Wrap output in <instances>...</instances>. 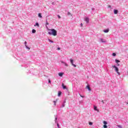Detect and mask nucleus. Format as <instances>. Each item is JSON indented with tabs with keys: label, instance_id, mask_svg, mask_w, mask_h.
Segmentation results:
<instances>
[{
	"label": "nucleus",
	"instance_id": "20e7f679",
	"mask_svg": "<svg viewBox=\"0 0 128 128\" xmlns=\"http://www.w3.org/2000/svg\"><path fill=\"white\" fill-rule=\"evenodd\" d=\"M70 62L72 66H74V68H76V65L74 64V60L72 59H70Z\"/></svg>",
	"mask_w": 128,
	"mask_h": 128
},
{
	"label": "nucleus",
	"instance_id": "ea45409f",
	"mask_svg": "<svg viewBox=\"0 0 128 128\" xmlns=\"http://www.w3.org/2000/svg\"><path fill=\"white\" fill-rule=\"evenodd\" d=\"M118 66H120V64H118Z\"/></svg>",
	"mask_w": 128,
	"mask_h": 128
},
{
	"label": "nucleus",
	"instance_id": "58836bf2",
	"mask_svg": "<svg viewBox=\"0 0 128 128\" xmlns=\"http://www.w3.org/2000/svg\"><path fill=\"white\" fill-rule=\"evenodd\" d=\"M55 120H58V118H55Z\"/></svg>",
	"mask_w": 128,
	"mask_h": 128
},
{
	"label": "nucleus",
	"instance_id": "0eeeda50",
	"mask_svg": "<svg viewBox=\"0 0 128 128\" xmlns=\"http://www.w3.org/2000/svg\"><path fill=\"white\" fill-rule=\"evenodd\" d=\"M86 88H87L88 90H89V92H90V90H92L90 89V87L89 85H88L86 86Z\"/></svg>",
	"mask_w": 128,
	"mask_h": 128
},
{
	"label": "nucleus",
	"instance_id": "f704fd0d",
	"mask_svg": "<svg viewBox=\"0 0 128 128\" xmlns=\"http://www.w3.org/2000/svg\"><path fill=\"white\" fill-rule=\"evenodd\" d=\"M58 128H60V124H57Z\"/></svg>",
	"mask_w": 128,
	"mask_h": 128
},
{
	"label": "nucleus",
	"instance_id": "c9c22d12",
	"mask_svg": "<svg viewBox=\"0 0 128 128\" xmlns=\"http://www.w3.org/2000/svg\"><path fill=\"white\" fill-rule=\"evenodd\" d=\"M48 82H49L50 84H51L50 80H48Z\"/></svg>",
	"mask_w": 128,
	"mask_h": 128
},
{
	"label": "nucleus",
	"instance_id": "aec40b11",
	"mask_svg": "<svg viewBox=\"0 0 128 128\" xmlns=\"http://www.w3.org/2000/svg\"><path fill=\"white\" fill-rule=\"evenodd\" d=\"M103 127H104V128H108V126L104 125Z\"/></svg>",
	"mask_w": 128,
	"mask_h": 128
},
{
	"label": "nucleus",
	"instance_id": "4c0bfd02",
	"mask_svg": "<svg viewBox=\"0 0 128 128\" xmlns=\"http://www.w3.org/2000/svg\"><path fill=\"white\" fill-rule=\"evenodd\" d=\"M54 4V3L53 2H52V4Z\"/></svg>",
	"mask_w": 128,
	"mask_h": 128
},
{
	"label": "nucleus",
	"instance_id": "6ab92c4d",
	"mask_svg": "<svg viewBox=\"0 0 128 128\" xmlns=\"http://www.w3.org/2000/svg\"><path fill=\"white\" fill-rule=\"evenodd\" d=\"M36 31L34 29H32V32H36Z\"/></svg>",
	"mask_w": 128,
	"mask_h": 128
},
{
	"label": "nucleus",
	"instance_id": "a878e982",
	"mask_svg": "<svg viewBox=\"0 0 128 128\" xmlns=\"http://www.w3.org/2000/svg\"><path fill=\"white\" fill-rule=\"evenodd\" d=\"M68 16H70L71 14L70 12H68Z\"/></svg>",
	"mask_w": 128,
	"mask_h": 128
},
{
	"label": "nucleus",
	"instance_id": "6e6552de",
	"mask_svg": "<svg viewBox=\"0 0 128 128\" xmlns=\"http://www.w3.org/2000/svg\"><path fill=\"white\" fill-rule=\"evenodd\" d=\"M62 88L64 90H66V86H64V83L62 84Z\"/></svg>",
	"mask_w": 128,
	"mask_h": 128
},
{
	"label": "nucleus",
	"instance_id": "1a4fd4ad",
	"mask_svg": "<svg viewBox=\"0 0 128 128\" xmlns=\"http://www.w3.org/2000/svg\"><path fill=\"white\" fill-rule=\"evenodd\" d=\"M118 12V10H114V14H117Z\"/></svg>",
	"mask_w": 128,
	"mask_h": 128
},
{
	"label": "nucleus",
	"instance_id": "473e14b6",
	"mask_svg": "<svg viewBox=\"0 0 128 128\" xmlns=\"http://www.w3.org/2000/svg\"><path fill=\"white\" fill-rule=\"evenodd\" d=\"M24 44H25V46H26V41H25Z\"/></svg>",
	"mask_w": 128,
	"mask_h": 128
},
{
	"label": "nucleus",
	"instance_id": "7ed1b4c3",
	"mask_svg": "<svg viewBox=\"0 0 128 128\" xmlns=\"http://www.w3.org/2000/svg\"><path fill=\"white\" fill-rule=\"evenodd\" d=\"M70 62L72 66H74V68H76V65L74 64V60L72 59H70Z\"/></svg>",
	"mask_w": 128,
	"mask_h": 128
},
{
	"label": "nucleus",
	"instance_id": "5701e85b",
	"mask_svg": "<svg viewBox=\"0 0 128 128\" xmlns=\"http://www.w3.org/2000/svg\"><path fill=\"white\" fill-rule=\"evenodd\" d=\"M48 25V20H46V26Z\"/></svg>",
	"mask_w": 128,
	"mask_h": 128
},
{
	"label": "nucleus",
	"instance_id": "f257e3e1",
	"mask_svg": "<svg viewBox=\"0 0 128 128\" xmlns=\"http://www.w3.org/2000/svg\"><path fill=\"white\" fill-rule=\"evenodd\" d=\"M46 28H47L48 30V32H56V30L54 29H48V26H46Z\"/></svg>",
	"mask_w": 128,
	"mask_h": 128
},
{
	"label": "nucleus",
	"instance_id": "bb28decb",
	"mask_svg": "<svg viewBox=\"0 0 128 128\" xmlns=\"http://www.w3.org/2000/svg\"><path fill=\"white\" fill-rule=\"evenodd\" d=\"M118 128H122V127L120 125L118 126Z\"/></svg>",
	"mask_w": 128,
	"mask_h": 128
},
{
	"label": "nucleus",
	"instance_id": "f8f14e48",
	"mask_svg": "<svg viewBox=\"0 0 128 128\" xmlns=\"http://www.w3.org/2000/svg\"><path fill=\"white\" fill-rule=\"evenodd\" d=\"M110 32L109 29H106V30H104V32Z\"/></svg>",
	"mask_w": 128,
	"mask_h": 128
},
{
	"label": "nucleus",
	"instance_id": "39448f33",
	"mask_svg": "<svg viewBox=\"0 0 128 128\" xmlns=\"http://www.w3.org/2000/svg\"><path fill=\"white\" fill-rule=\"evenodd\" d=\"M84 21L86 22V24H88L90 22V18L88 17L84 18Z\"/></svg>",
	"mask_w": 128,
	"mask_h": 128
},
{
	"label": "nucleus",
	"instance_id": "4468645a",
	"mask_svg": "<svg viewBox=\"0 0 128 128\" xmlns=\"http://www.w3.org/2000/svg\"><path fill=\"white\" fill-rule=\"evenodd\" d=\"M34 26H40V24L38 22H36V24L34 25Z\"/></svg>",
	"mask_w": 128,
	"mask_h": 128
},
{
	"label": "nucleus",
	"instance_id": "393cba45",
	"mask_svg": "<svg viewBox=\"0 0 128 128\" xmlns=\"http://www.w3.org/2000/svg\"><path fill=\"white\" fill-rule=\"evenodd\" d=\"M112 56H116V53H113V54H112Z\"/></svg>",
	"mask_w": 128,
	"mask_h": 128
},
{
	"label": "nucleus",
	"instance_id": "9d476101",
	"mask_svg": "<svg viewBox=\"0 0 128 128\" xmlns=\"http://www.w3.org/2000/svg\"><path fill=\"white\" fill-rule=\"evenodd\" d=\"M100 40L101 42H104V43L106 42V41L104 40V39H102V38H100Z\"/></svg>",
	"mask_w": 128,
	"mask_h": 128
},
{
	"label": "nucleus",
	"instance_id": "b1692460",
	"mask_svg": "<svg viewBox=\"0 0 128 128\" xmlns=\"http://www.w3.org/2000/svg\"><path fill=\"white\" fill-rule=\"evenodd\" d=\"M48 41L50 42H54V41L48 39Z\"/></svg>",
	"mask_w": 128,
	"mask_h": 128
},
{
	"label": "nucleus",
	"instance_id": "7c9ffc66",
	"mask_svg": "<svg viewBox=\"0 0 128 128\" xmlns=\"http://www.w3.org/2000/svg\"><path fill=\"white\" fill-rule=\"evenodd\" d=\"M83 26L82 23H81V24H80V26Z\"/></svg>",
	"mask_w": 128,
	"mask_h": 128
},
{
	"label": "nucleus",
	"instance_id": "c756f323",
	"mask_svg": "<svg viewBox=\"0 0 128 128\" xmlns=\"http://www.w3.org/2000/svg\"><path fill=\"white\" fill-rule=\"evenodd\" d=\"M108 8H112V6L109 5V6H108Z\"/></svg>",
	"mask_w": 128,
	"mask_h": 128
},
{
	"label": "nucleus",
	"instance_id": "cd10ccee",
	"mask_svg": "<svg viewBox=\"0 0 128 128\" xmlns=\"http://www.w3.org/2000/svg\"><path fill=\"white\" fill-rule=\"evenodd\" d=\"M58 18H61V17L60 15H58Z\"/></svg>",
	"mask_w": 128,
	"mask_h": 128
},
{
	"label": "nucleus",
	"instance_id": "f03ea898",
	"mask_svg": "<svg viewBox=\"0 0 128 128\" xmlns=\"http://www.w3.org/2000/svg\"><path fill=\"white\" fill-rule=\"evenodd\" d=\"M112 68H114L115 71L116 72H117V74H120V72H118V67H116V66L115 65L112 66Z\"/></svg>",
	"mask_w": 128,
	"mask_h": 128
},
{
	"label": "nucleus",
	"instance_id": "dca6fc26",
	"mask_svg": "<svg viewBox=\"0 0 128 128\" xmlns=\"http://www.w3.org/2000/svg\"><path fill=\"white\" fill-rule=\"evenodd\" d=\"M115 62L116 64H118V62H120V60H116Z\"/></svg>",
	"mask_w": 128,
	"mask_h": 128
},
{
	"label": "nucleus",
	"instance_id": "c85d7f7f",
	"mask_svg": "<svg viewBox=\"0 0 128 128\" xmlns=\"http://www.w3.org/2000/svg\"><path fill=\"white\" fill-rule=\"evenodd\" d=\"M54 106H56V101H54Z\"/></svg>",
	"mask_w": 128,
	"mask_h": 128
},
{
	"label": "nucleus",
	"instance_id": "e433bc0d",
	"mask_svg": "<svg viewBox=\"0 0 128 128\" xmlns=\"http://www.w3.org/2000/svg\"><path fill=\"white\" fill-rule=\"evenodd\" d=\"M92 10H94V8H92Z\"/></svg>",
	"mask_w": 128,
	"mask_h": 128
},
{
	"label": "nucleus",
	"instance_id": "a19ab883",
	"mask_svg": "<svg viewBox=\"0 0 128 128\" xmlns=\"http://www.w3.org/2000/svg\"><path fill=\"white\" fill-rule=\"evenodd\" d=\"M102 102L103 104L104 103V100H102Z\"/></svg>",
	"mask_w": 128,
	"mask_h": 128
},
{
	"label": "nucleus",
	"instance_id": "4be33fe9",
	"mask_svg": "<svg viewBox=\"0 0 128 128\" xmlns=\"http://www.w3.org/2000/svg\"><path fill=\"white\" fill-rule=\"evenodd\" d=\"M90 126H92V122H89Z\"/></svg>",
	"mask_w": 128,
	"mask_h": 128
},
{
	"label": "nucleus",
	"instance_id": "9b49d317",
	"mask_svg": "<svg viewBox=\"0 0 128 128\" xmlns=\"http://www.w3.org/2000/svg\"><path fill=\"white\" fill-rule=\"evenodd\" d=\"M38 18H42V13H39L38 14Z\"/></svg>",
	"mask_w": 128,
	"mask_h": 128
},
{
	"label": "nucleus",
	"instance_id": "a211bd4d",
	"mask_svg": "<svg viewBox=\"0 0 128 128\" xmlns=\"http://www.w3.org/2000/svg\"><path fill=\"white\" fill-rule=\"evenodd\" d=\"M103 124H104V125L108 124V122H106V121H104Z\"/></svg>",
	"mask_w": 128,
	"mask_h": 128
},
{
	"label": "nucleus",
	"instance_id": "2eb2a0df",
	"mask_svg": "<svg viewBox=\"0 0 128 128\" xmlns=\"http://www.w3.org/2000/svg\"><path fill=\"white\" fill-rule=\"evenodd\" d=\"M61 95H62V92L60 91L58 92V96H60Z\"/></svg>",
	"mask_w": 128,
	"mask_h": 128
},
{
	"label": "nucleus",
	"instance_id": "79ce46f5",
	"mask_svg": "<svg viewBox=\"0 0 128 128\" xmlns=\"http://www.w3.org/2000/svg\"><path fill=\"white\" fill-rule=\"evenodd\" d=\"M126 104H128V102H127Z\"/></svg>",
	"mask_w": 128,
	"mask_h": 128
},
{
	"label": "nucleus",
	"instance_id": "2f4dec72",
	"mask_svg": "<svg viewBox=\"0 0 128 128\" xmlns=\"http://www.w3.org/2000/svg\"><path fill=\"white\" fill-rule=\"evenodd\" d=\"M58 50H60V48H58Z\"/></svg>",
	"mask_w": 128,
	"mask_h": 128
},
{
	"label": "nucleus",
	"instance_id": "ddd939ff",
	"mask_svg": "<svg viewBox=\"0 0 128 128\" xmlns=\"http://www.w3.org/2000/svg\"><path fill=\"white\" fill-rule=\"evenodd\" d=\"M63 75H64V73H62V72L58 73L59 76H62Z\"/></svg>",
	"mask_w": 128,
	"mask_h": 128
},
{
	"label": "nucleus",
	"instance_id": "423d86ee",
	"mask_svg": "<svg viewBox=\"0 0 128 128\" xmlns=\"http://www.w3.org/2000/svg\"><path fill=\"white\" fill-rule=\"evenodd\" d=\"M48 34H50V36H56V32H49Z\"/></svg>",
	"mask_w": 128,
	"mask_h": 128
},
{
	"label": "nucleus",
	"instance_id": "72a5a7b5",
	"mask_svg": "<svg viewBox=\"0 0 128 128\" xmlns=\"http://www.w3.org/2000/svg\"><path fill=\"white\" fill-rule=\"evenodd\" d=\"M80 96L81 98H84V96H82V95H80Z\"/></svg>",
	"mask_w": 128,
	"mask_h": 128
},
{
	"label": "nucleus",
	"instance_id": "f3484780",
	"mask_svg": "<svg viewBox=\"0 0 128 128\" xmlns=\"http://www.w3.org/2000/svg\"><path fill=\"white\" fill-rule=\"evenodd\" d=\"M94 110H98V107L94 106Z\"/></svg>",
	"mask_w": 128,
	"mask_h": 128
},
{
	"label": "nucleus",
	"instance_id": "412c9836",
	"mask_svg": "<svg viewBox=\"0 0 128 128\" xmlns=\"http://www.w3.org/2000/svg\"><path fill=\"white\" fill-rule=\"evenodd\" d=\"M26 48H28V50H30V48L28 46H26Z\"/></svg>",
	"mask_w": 128,
	"mask_h": 128
}]
</instances>
